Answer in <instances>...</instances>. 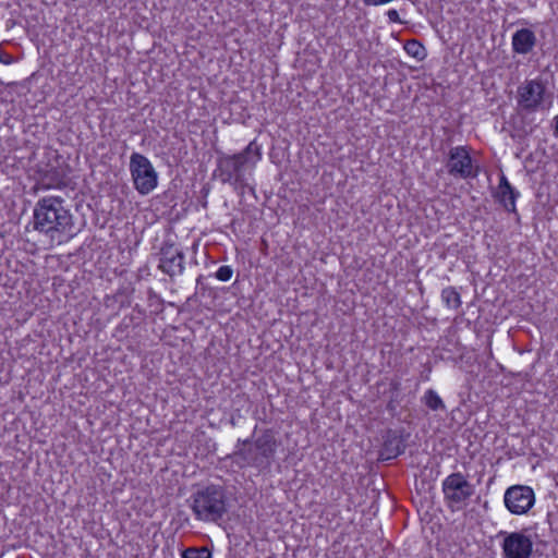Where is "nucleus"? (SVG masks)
Segmentation results:
<instances>
[{"label": "nucleus", "instance_id": "1", "mask_svg": "<svg viewBox=\"0 0 558 558\" xmlns=\"http://www.w3.org/2000/svg\"><path fill=\"white\" fill-rule=\"evenodd\" d=\"M260 158L259 146L252 141L242 151L233 155L222 154L217 158L215 175L222 182L229 183L243 196L246 191L254 193L250 177Z\"/></svg>", "mask_w": 558, "mask_h": 558}, {"label": "nucleus", "instance_id": "2", "mask_svg": "<svg viewBox=\"0 0 558 558\" xmlns=\"http://www.w3.org/2000/svg\"><path fill=\"white\" fill-rule=\"evenodd\" d=\"M34 229L49 235L69 234L73 229V217L64 207V199L59 196H46L34 207Z\"/></svg>", "mask_w": 558, "mask_h": 558}, {"label": "nucleus", "instance_id": "3", "mask_svg": "<svg viewBox=\"0 0 558 558\" xmlns=\"http://www.w3.org/2000/svg\"><path fill=\"white\" fill-rule=\"evenodd\" d=\"M186 502L194 518L204 523L218 524L229 508L225 487L216 484L197 487Z\"/></svg>", "mask_w": 558, "mask_h": 558}, {"label": "nucleus", "instance_id": "4", "mask_svg": "<svg viewBox=\"0 0 558 558\" xmlns=\"http://www.w3.org/2000/svg\"><path fill=\"white\" fill-rule=\"evenodd\" d=\"M276 452V439L269 432L259 436L255 442L238 440L236 450L230 456L232 464L239 469L255 466L266 469Z\"/></svg>", "mask_w": 558, "mask_h": 558}, {"label": "nucleus", "instance_id": "5", "mask_svg": "<svg viewBox=\"0 0 558 558\" xmlns=\"http://www.w3.org/2000/svg\"><path fill=\"white\" fill-rule=\"evenodd\" d=\"M444 500L452 511L466 506L474 494V486L460 472L449 474L441 483Z\"/></svg>", "mask_w": 558, "mask_h": 558}, {"label": "nucleus", "instance_id": "6", "mask_svg": "<svg viewBox=\"0 0 558 558\" xmlns=\"http://www.w3.org/2000/svg\"><path fill=\"white\" fill-rule=\"evenodd\" d=\"M130 172L134 189L141 195H147L157 187L158 173L146 156L133 153L130 157Z\"/></svg>", "mask_w": 558, "mask_h": 558}, {"label": "nucleus", "instance_id": "7", "mask_svg": "<svg viewBox=\"0 0 558 558\" xmlns=\"http://www.w3.org/2000/svg\"><path fill=\"white\" fill-rule=\"evenodd\" d=\"M546 84L541 78L527 80L517 89V106L520 112L533 113L544 104Z\"/></svg>", "mask_w": 558, "mask_h": 558}, {"label": "nucleus", "instance_id": "8", "mask_svg": "<svg viewBox=\"0 0 558 558\" xmlns=\"http://www.w3.org/2000/svg\"><path fill=\"white\" fill-rule=\"evenodd\" d=\"M530 529L507 532L500 531L497 537H502L501 549L504 558H530L533 553V541L527 534Z\"/></svg>", "mask_w": 558, "mask_h": 558}, {"label": "nucleus", "instance_id": "9", "mask_svg": "<svg viewBox=\"0 0 558 558\" xmlns=\"http://www.w3.org/2000/svg\"><path fill=\"white\" fill-rule=\"evenodd\" d=\"M447 172L459 179H473L478 171L473 167V161L466 146L451 147L446 161Z\"/></svg>", "mask_w": 558, "mask_h": 558}, {"label": "nucleus", "instance_id": "10", "mask_svg": "<svg viewBox=\"0 0 558 558\" xmlns=\"http://www.w3.org/2000/svg\"><path fill=\"white\" fill-rule=\"evenodd\" d=\"M504 502L510 513L525 514L535 504V493L530 486L513 485L506 489Z\"/></svg>", "mask_w": 558, "mask_h": 558}, {"label": "nucleus", "instance_id": "11", "mask_svg": "<svg viewBox=\"0 0 558 558\" xmlns=\"http://www.w3.org/2000/svg\"><path fill=\"white\" fill-rule=\"evenodd\" d=\"M158 268L170 276H181L184 272L185 255L173 243L165 242L159 251Z\"/></svg>", "mask_w": 558, "mask_h": 558}, {"label": "nucleus", "instance_id": "12", "mask_svg": "<svg viewBox=\"0 0 558 558\" xmlns=\"http://www.w3.org/2000/svg\"><path fill=\"white\" fill-rule=\"evenodd\" d=\"M537 38L530 28H520L512 35V51L517 54H529L536 46Z\"/></svg>", "mask_w": 558, "mask_h": 558}, {"label": "nucleus", "instance_id": "13", "mask_svg": "<svg viewBox=\"0 0 558 558\" xmlns=\"http://www.w3.org/2000/svg\"><path fill=\"white\" fill-rule=\"evenodd\" d=\"M519 192L508 182L507 178L501 174L496 197L504 208L509 213L515 211V201Z\"/></svg>", "mask_w": 558, "mask_h": 558}, {"label": "nucleus", "instance_id": "14", "mask_svg": "<svg viewBox=\"0 0 558 558\" xmlns=\"http://www.w3.org/2000/svg\"><path fill=\"white\" fill-rule=\"evenodd\" d=\"M405 450V445L401 437L397 435L388 436L380 450V460H391L402 454Z\"/></svg>", "mask_w": 558, "mask_h": 558}, {"label": "nucleus", "instance_id": "15", "mask_svg": "<svg viewBox=\"0 0 558 558\" xmlns=\"http://www.w3.org/2000/svg\"><path fill=\"white\" fill-rule=\"evenodd\" d=\"M423 403L432 411H445L446 405L442 399L434 389H428L422 398Z\"/></svg>", "mask_w": 558, "mask_h": 558}, {"label": "nucleus", "instance_id": "16", "mask_svg": "<svg viewBox=\"0 0 558 558\" xmlns=\"http://www.w3.org/2000/svg\"><path fill=\"white\" fill-rule=\"evenodd\" d=\"M405 52L415 58L417 61H422L426 58L427 52L425 47L416 39H409L404 44Z\"/></svg>", "mask_w": 558, "mask_h": 558}, {"label": "nucleus", "instance_id": "17", "mask_svg": "<svg viewBox=\"0 0 558 558\" xmlns=\"http://www.w3.org/2000/svg\"><path fill=\"white\" fill-rule=\"evenodd\" d=\"M441 299L449 308L456 310L461 305L460 294L452 287L445 288L441 291Z\"/></svg>", "mask_w": 558, "mask_h": 558}, {"label": "nucleus", "instance_id": "18", "mask_svg": "<svg viewBox=\"0 0 558 558\" xmlns=\"http://www.w3.org/2000/svg\"><path fill=\"white\" fill-rule=\"evenodd\" d=\"M182 558H211V551L203 547H189L182 551Z\"/></svg>", "mask_w": 558, "mask_h": 558}, {"label": "nucleus", "instance_id": "19", "mask_svg": "<svg viewBox=\"0 0 558 558\" xmlns=\"http://www.w3.org/2000/svg\"><path fill=\"white\" fill-rule=\"evenodd\" d=\"M233 269L230 266H221L215 274V277L220 281H229L232 278Z\"/></svg>", "mask_w": 558, "mask_h": 558}, {"label": "nucleus", "instance_id": "20", "mask_svg": "<svg viewBox=\"0 0 558 558\" xmlns=\"http://www.w3.org/2000/svg\"><path fill=\"white\" fill-rule=\"evenodd\" d=\"M12 62H13V57L10 53H8L7 51L0 49V63L11 64Z\"/></svg>", "mask_w": 558, "mask_h": 558}, {"label": "nucleus", "instance_id": "21", "mask_svg": "<svg viewBox=\"0 0 558 558\" xmlns=\"http://www.w3.org/2000/svg\"><path fill=\"white\" fill-rule=\"evenodd\" d=\"M387 16L389 19L390 22H393V23H402L400 16H399V13L397 10L395 9H391L387 12Z\"/></svg>", "mask_w": 558, "mask_h": 558}, {"label": "nucleus", "instance_id": "22", "mask_svg": "<svg viewBox=\"0 0 558 558\" xmlns=\"http://www.w3.org/2000/svg\"><path fill=\"white\" fill-rule=\"evenodd\" d=\"M554 121H555V133L558 136V116L555 117Z\"/></svg>", "mask_w": 558, "mask_h": 558}, {"label": "nucleus", "instance_id": "23", "mask_svg": "<svg viewBox=\"0 0 558 558\" xmlns=\"http://www.w3.org/2000/svg\"><path fill=\"white\" fill-rule=\"evenodd\" d=\"M202 279H203V276L201 275L197 279H196V283L199 284L202 282Z\"/></svg>", "mask_w": 558, "mask_h": 558}]
</instances>
